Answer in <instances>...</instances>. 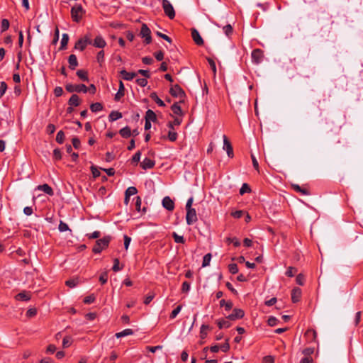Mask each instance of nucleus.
Segmentation results:
<instances>
[{
  "mask_svg": "<svg viewBox=\"0 0 363 363\" xmlns=\"http://www.w3.org/2000/svg\"><path fill=\"white\" fill-rule=\"evenodd\" d=\"M111 240V237L110 235L104 236L103 238L99 239L93 247V252L96 254L100 253L104 249L108 246Z\"/></svg>",
  "mask_w": 363,
  "mask_h": 363,
  "instance_id": "f257e3e1",
  "label": "nucleus"
},
{
  "mask_svg": "<svg viewBox=\"0 0 363 363\" xmlns=\"http://www.w3.org/2000/svg\"><path fill=\"white\" fill-rule=\"evenodd\" d=\"M84 13V10L80 4L74 6L71 9V15L74 21L79 22Z\"/></svg>",
  "mask_w": 363,
  "mask_h": 363,
  "instance_id": "f03ea898",
  "label": "nucleus"
},
{
  "mask_svg": "<svg viewBox=\"0 0 363 363\" xmlns=\"http://www.w3.org/2000/svg\"><path fill=\"white\" fill-rule=\"evenodd\" d=\"M162 8L164 13L170 18L173 19L175 17V11L173 6L168 0H162Z\"/></svg>",
  "mask_w": 363,
  "mask_h": 363,
  "instance_id": "7ed1b4c3",
  "label": "nucleus"
},
{
  "mask_svg": "<svg viewBox=\"0 0 363 363\" xmlns=\"http://www.w3.org/2000/svg\"><path fill=\"white\" fill-rule=\"evenodd\" d=\"M66 90L68 91V92H77V93H80V92H83V93H86L88 92V89H87V86L84 84H67L66 85Z\"/></svg>",
  "mask_w": 363,
  "mask_h": 363,
  "instance_id": "20e7f679",
  "label": "nucleus"
},
{
  "mask_svg": "<svg viewBox=\"0 0 363 363\" xmlns=\"http://www.w3.org/2000/svg\"><path fill=\"white\" fill-rule=\"evenodd\" d=\"M140 35L145 38V44H150L152 41V38H151V30L150 29L147 27V26L145 23H143L141 26V29H140Z\"/></svg>",
  "mask_w": 363,
  "mask_h": 363,
  "instance_id": "39448f33",
  "label": "nucleus"
},
{
  "mask_svg": "<svg viewBox=\"0 0 363 363\" xmlns=\"http://www.w3.org/2000/svg\"><path fill=\"white\" fill-rule=\"evenodd\" d=\"M252 61L255 64H259L262 62L264 54L263 51L260 49H255L251 54Z\"/></svg>",
  "mask_w": 363,
  "mask_h": 363,
  "instance_id": "423d86ee",
  "label": "nucleus"
},
{
  "mask_svg": "<svg viewBox=\"0 0 363 363\" xmlns=\"http://www.w3.org/2000/svg\"><path fill=\"white\" fill-rule=\"evenodd\" d=\"M186 220L188 225H192L196 222L197 216L194 208L186 210Z\"/></svg>",
  "mask_w": 363,
  "mask_h": 363,
  "instance_id": "0eeeda50",
  "label": "nucleus"
},
{
  "mask_svg": "<svg viewBox=\"0 0 363 363\" xmlns=\"http://www.w3.org/2000/svg\"><path fill=\"white\" fill-rule=\"evenodd\" d=\"M170 94L174 97L182 98L185 96L184 90L178 84H175L170 88Z\"/></svg>",
  "mask_w": 363,
  "mask_h": 363,
  "instance_id": "6e6552de",
  "label": "nucleus"
},
{
  "mask_svg": "<svg viewBox=\"0 0 363 363\" xmlns=\"http://www.w3.org/2000/svg\"><path fill=\"white\" fill-rule=\"evenodd\" d=\"M245 312L240 308H234L233 313L227 316V319L230 320H235L243 318Z\"/></svg>",
  "mask_w": 363,
  "mask_h": 363,
  "instance_id": "1a4fd4ad",
  "label": "nucleus"
},
{
  "mask_svg": "<svg viewBox=\"0 0 363 363\" xmlns=\"http://www.w3.org/2000/svg\"><path fill=\"white\" fill-rule=\"evenodd\" d=\"M223 150L226 151L229 157L232 158L233 157V147L225 135H223Z\"/></svg>",
  "mask_w": 363,
  "mask_h": 363,
  "instance_id": "9d476101",
  "label": "nucleus"
},
{
  "mask_svg": "<svg viewBox=\"0 0 363 363\" xmlns=\"http://www.w3.org/2000/svg\"><path fill=\"white\" fill-rule=\"evenodd\" d=\"M162 206L168 211H172L174 208V203L169 196H165L162 199Z\"/></svg>",
  "mask_w": 363,
  "mask_h": 363,
  "instance_id": "9b49d317",
  "label": "nucleus"
},
{
  "mask_svg": "<svg viewBox=\"0 0 363 363\" xmlns=\"http://www.w3.org/2000/svg\"><path fill=\"white\" fill-rule=\"evenodd\" d=\"M191 36L196 45H201L203 44V38H201V35L199 34V31L196 29H192Z\"/></svg>",
  "mask_w": 363,
  "mask_h": 363,
  "instance_id": "f8f14e48",
  "label": "nucleus"
},
{
  "mask_svg": "<svg viewBox=\"0 0 363 363\" xmlns=\"http://www.w3.org/2000/svg\"><path fill=\"white\" fill-rule=\"evenodd\" d=\"M92 45L98 48H104L106 45V42L102 36L98 35L94 40Z\"/></svg>",
  "mask_w": 363,
  "mask_h": 363,
  "instance_id": "ddd939ff",
  "label": "nucleus"
},
{
  "mask_svg": "<svg viewBox=\"0 0 363 363\" xmlns=\"http://www.w3.org/2000/svg\"><path fill=\"white\" fill-rule=\"evenodd\" d=\"M155 161L147 157H145L140 163V166L143 169H151L155 166Z\"/></svg>",
  "mask_w": 363,
  "mask_h": 363,
  "instance_id": "4468645a",
  "label": "nucleus"
},
{
  "mask_svg": "<svg viewBox=\"0 0 363 363\" xmlns=\"http://www.w3.org/2000/svg\"><path fill=\"white\" fill-rule=\"evenodd\" d=\"M301 296V290L299 288H295L291 291V300L293 303H297L300 301Z\"/></svg>",
  "mask_w": 363,
  "mask_h": 363,
  "instance_id": "2eb2a0df",
  "label": "nucleus"
},
{
  "mask_svg": "<svg viewBox=\"0 0 363 363\" xmlns=\"http://www.w3.org/2000/svg\"><path fill=\"white\" fill-rule=\"evenodd\" d=\"M124 94H125L124 84L122 82V81H120L119 82V88H118V92L115 95L114 99L116 101H118L124 96Z\"/></svg>",
  "mask_w": 363,
  "mask_h": 363,
  "instance_id": "dca6fc26",
  "label": "nucleus"
},
{
  "mask_svg": "<svg viewBox=\"0 0 363 363\" xmlns=\"http://www.w3.org/2000/svg\"><path fill=\"white\" fill-rule=\"evenodd\" d=\"M69 67L71 69H74L78 66L77 58L75 55L72 54L68 58Z\"/></svg>",
  "mask_w": 363,
  "mask_h": 363,
  "instance_id": "f3484780",
  "label": "nucleus"
},
{
  "mask_svg": "<svg viewBox=\"0 0 363 363\" xmlns=\"http://www.w3.org/2000/svg\"><path fill=\"white\" fill-rule=\"evenodd\" d=\"M120 74L122 76L123 79L127 81L132 80L136 76V73L128 72L125 69L121 70L120 72Z\"/></svg>",
  "mask_w": 363,
  "mask_h": 363,
  "instance_id": "a211bd4d",
  "label": "nucleus"
},
{
  "mask_svg": "<svg viewBox=\"0 0 363 363\" xmlns=\"http://www.w3.org/2000/svg\"><path fill=\"white\" fill-rule=\"evenodd\" d=\"M38 189L44 191L45 194L50 196H52L54 194L52 189L47 184L39 185L38 186Z\"/></svg>",
  "mask_w": 363,
  "mask_h": 363,
  "instance_id": "6ab92c4d",
  "label": "nucleus"
},
{
  "mask_svg": "<svg viewBox=\"0 0 363 363\" xmlns=\"http://www.w3.org/2000/svg\"><path fill=\"white\" fill-rule=\"evenodd\" d=\"M68 104L71 106H78L80 104L79 96L77 94H72L69 99Z\"/></svg>",
  "mask_w": 363,
  "mask_h": 363,
  "instance_id": "aec40b11",
  "label": "nucleus"
},
{
  "mask_svg": "<svg viewBox=\"0 0 363 363\" xmlns=\"http://www.w3.org/2000/svg\"><path fill=\"white\" fill-rule=\"evenodd\" d=\"M156 120L157 116L155 113L153 111L148 109L145 113V121L155 122Z\"/></svg>",
  "mask_w": 363,
  "mask_h": 363,
  "instance_id": "412c9836",
  "label": "nucleus"
},
{
  "mask_svg": "<svg viewBox=\"0 0 363 363\" xmlns=\"http://www.w3.org/2000/svg\"><path fill=\"white\" fill-rule=\"evenodd\" d=\"M122 118V113L118 111H113L110 113L108 118L110 121H115Z\"/></svg>",
  "mask_w": 363,
  "mask_h": 363,
  "instance_id": "4be33fe9",
  "label": "nucleus"
},
{
  "mask_svg": "<svg viewBox=\"0 0 363 363\" xmlns=\"http://www.w3.org/2000/svg\"><path fill=\"white\" fill-rule=\"evenodd\" d=\"M16 298L18 301H29L30 299V295L27 292L23 291V292H21V293L18 294L16 296Z\"/></svg>",
  "mask_w": 363,
  "mask_h": 363,
  "instance_id": "5701e85b",
  "label": "nucleus"
},
{
  "mask_svg": "<svg viewBox=\"0 0 363 363\" xmlns=\"http://www.w3.org/2000/svg\"><path fill=\"white\" fill-rule=\"evenodd\" d=\"M119 133L123 138H128L131 136V130L128 126H125L120 130Z\"/></svg>",
  "mask_w": 363,
  "mask_h": 363,
  "instance_id": "b1692460",
  "label": "nucleus"
},
{
  "mask_svg": "<svg viewBox=\"0 0 363 363\" xmlns=\"http://www.w3.org/2000/svg\"><path fill=\"white\" fill-rule=\"evenodd\" d=\"M217 324H218V328L220 329L228 328L231 325L230 322L228 320H226V319L218 320L217 321Z\"/></svg>",
  "mask_w": 363,
  "mask_h": 363,
  "instance_id": "393cba45",
  "label": "nucleus"
},
{
  "mask_svg": "<svg viewBox=\"0 0 363 363\" xmlns=\"http://www.w3.org/2000/svg\"><path fill=\"white\" fill-rule=\"evenodd\" d=\"M150 98L155 101V103L160 106H162V107H164L165 106V104L164 103V101L162 100H161L158 96L157 95V94L155 92H152L150 94Z\"/></svg>",
  "mask_w": 363,
  "mask_h": 363,
  "instance_id": "a878e982",
  "label": "nucleus"
},
{
  "mask_svg": "<svg viewBox=\"0 0 363 363\" xmlns=\"http://www.w3.org/2000/svg\"><path fill=\"white\" fill-rule=\"evenodd\" d=\"M133 334V330L130 329V328H127V329L123 330L121 332L117 333L116 334V337L117 338H121V337H123L125 336L131 335Z\"/></svg>",
  "mask_w": 363,
  "mask_h": 363,
  "instance_id": "bb28decb",
  "label": "nucleus"
},
{
  "mask_svg": "<svg viewBox=\"0 0 363 363\" xmlns=\"http://www.w3.org/2000/svg\"><path fill=\"white\" fill-rule=\"evenodd\" d=\"M77 75L82 81L87 82L89 80L87 72L84 69L77 70Z\"/></svg>",
  "mask_w": 363,
  "mask_h": 363,
  "instance_id": "cd10ccee",
  "label": "nucleus"
},
{
  "mask_svg": "<svg viewBox=\"0 0 363 363\" xmlns=\"http://www.w3.org/2000/svg\"><path fill=\"white\" fill-rule=\"evenodd\" d=\"M171 109H172V111L174 114L177 115V116L182 115V108H181V106L177 103H174L172 106Z\"/></svg>",
  "mask_w": 363,
  "mask_h": 363,
  "instance_id": "c85d7f7f",
  "label": "nucleus"
},
{
  "mask_svg": "<svg viewBox=\"0 0 363 363\" xmlns=\"http://www.w3.org/2000/svg\"><path fill=\"white\" fill-rule=\"evenodd\" d=\"M292 188L297 192L301 193L302 195H308L309 192L307 189L301 188L298 184H292Z\"/></svg>",
  "mask_w": 363,
  "mask_h": 363,
  "instance_id": "c756f323",
  "label": "nucleus"
},
{
  "mask_svg": "<svg viewBox=\"0 0 363 363\" xmlns=\"http://www.w3.org/2000/svg\"><path fill=\"white\" fill-rule=\"evenodd\" d=\"M69 41V35L67 33H63L61 39L60 49L63 50L66 48Z\"/></svg>",
  "mask_w": 363,
  "mask_h": 363,
  "instance_id": "7c9ffc66",
  "label": "nucleus"
},
{
  "mask_svg": "<svg viewBox=\"0 0 363 363\" xmlns=\"http://www.w3.org/2000/svg\"><path fill=\"white\" fill-rule=\"evenodd\" d=\"M90 109L92 112H99L103 109V106L101 103H94L90 106Z\"/></svg>",
  "mask_w": 363,
  "mask_h": 363,
  "instance_id": "2f4dec72",
  "label": "nucleus"
},
{
  "mask_svg": "<svg viewBox=\"0 0 363 363\" xmlns=\"http://www.w3.org/2000/svg\"><path fill=\"white\" fill-rule=\"evenodd\" d=\"M172 237L174 238V240L176 243H184L185 239L184 236L178 235L177 233L173 232L172 233Z\"/></svg>",
  "mask_w": 363,
  "mask_h": 363,
  "instance_id": "473e14b6",
  "label": "nucleus"
},
{
  "mask_svg": "<svg viewBox=\"0 0 363 363\" xmlns=\"http://www.w3.org/2000/svg\"><path fill=\"white\" fill-rule=\"evenodd\" d=\"M211 257H212V255L211 253H208L206 255H204V257L203 258V262H202L203 267H206L210 264Z\"/></svg>",
  "mask_w": 363,
  "mask_h": 363,
  "instance_id": "72a5a7b5",
  "label": "nucleus"
},
{
  "mask_svg": "<svg viewBox=\"0 0 363 363\" xmlns=\"http://www.w3.org/2000/svg\"><path fill=\"white\" fill-rule=\"evenodd\" d=\"M86 47V45L82 40H78V41L75 43L74 48L77 50H79L80 51H83L85 48Z\"/></svg>",
  "mask_w": 363,
  "mask_h": 363,
  "instance_id": "f704fd0d",
  "label": "nucleus"
},
{
  "mask_svg": "<svg viewBox=\"0 0 363 363\" xmlns=\"http://www.w3.org/2000/svg\"><path fill=\"white\" fill-rule=\"evenodd\" d=\"M10 23L7 19H3L1 23V33H4L9 28Z\"/></svg>",
  "mask_w": 363,
  "mask_h": 363,
  "instance_id": "c9c22d12",
  "label": "nucleus"
},
{
  "mask_svg": "<svg viewBox=\"0 0 363 363\" xmlns=\"http://www.w3.org/2000/svg\"><path fill=\"white\" fill-rule=\"evenodd\" d=\"M182 123V119L175 118L173 121H170L167 123V126L169 129L174 130V125H179Z\"/></svg>",
  "mask_w": 363,
  "mask_h": 363,
  "instance_id": "e433bc0d",
  "label": "nucleus"
},
{
  "mask_svg": "<svg viewBox=\"0 0 363 363\" xmlns=\"http://www.w3.org/2000/svg\"><path fill=\"white\" fill-rule=\"evenodd\" d=\"M138 193V190L135 186H130L125 191L126 197H130Z\"/></svg>",
  "mask_w": 363,
  "mask_h": 363,
  "instance_id": "4c0bfd02",
  "label": "nucleus"
},
{
  "mask_svg": "<svg viewBox=\"0 0 363 363\" xmlns=\"http://www.w3.org/2000/svg\"><path fill=\"white\" fill-rule=\"evenodd\" d=\"M209 329L208 325H202L200 329V336L202 339L205 338L207 336V331Z\"/></svg>",
  "mask_w": 363,
  "mask_h": 363,
  "instance_id": "58836bf2",
  "label": "nucleus"
},
{
  "mask_svg": "<svg viewBox=\"0 0 363 363\" xmlns=\"http://www.w3.org/2000/svg\"><path fill=\"white\" fill-rule=\"evenodd\" d=\"M177 133L175 131H174V130L170 129V130L168 133V139L172 142H174L177 140Z\"/></svg>",
  "mask_w": 363,
  "mask_h": 363,
  "instance_id": "ea45409f",
  "label": "nucleus"
},
{
  "mask_svg": "<svg viewBox=\"0 0 363 363\" xmlns=\"http://www.w3.org/2000/svg\"><path fill=\"white\" fill-rule=\"evenodd\" d=\"M65 140V133L62 130H60L56 135V141L62 144Z\"/></svg>",
  "mask_w": 363,
  "mask_h": 363,
  "instance_id": "a19ab883",
  "label": "nucleus"
},
{
  "mask_svg": "<svg viewBox=\"0 0 363 363\" xmlns=\"http://www.w3.org/2000/svg\"><path fill=\"white\" fill-rule=\"evenodd\" d=\"M182 306L181 305L177 306L171 313L170 318L174 319L177 317V315L180 313Z\"/></svg>",
  "mask_w": 363,
  "mask_h": 363,
  "instance_id": "79ce46f5",
  "label": "nucleus"
},
{
  "mask_svg": "<svg viewBox=\"0 0 363 363\" xmlns=\"http://www.w3.org/2000/svg\"><path fill=\"white\" fill-rule=\"evenodd\" d=\"M229 272L233 274H237L238 272V267L237 264L232 263L228 265Z\"/></svg>",
  "mask_w": 363,
  "mask_h": 363,
  "instance_id": "37998d69",
  "label": "nucleus"
},
{
  "mask_svg": "<svg viewBox=\"0 0 363 363\" xmlns=\"http://www.w3.org/2000/svg\"><path fill=\"white\" fill-rule=\"evenodd\" d=\"M251 191V189H250V187L249 186V185L246 183H244L240 189V194L241 195H243L244 194L247 193V192H250Z\"/></svg>",
  "mask_w": 363,
  "mask_h": 363,
  "instance_id": "c03bdc74",
  "label": "nucleus"
},
{
  "mask_svg": "<svg viewBox=\"0 0 363 363\" xmlns=\"http://www.w3.org/2000/svg\"><path fill=\"white\" fill-rule=\"evenodd\" d=\"M7 89V84L4 82H0V99L4 95Z\"/></svg>",
  "mask_w": 363,
  "mask_h": 363,
  "instance_id": "a18cd8bd",
  "label": "nucleus"
},
{
  "mask_svg": "<svg viewBox=\"0 0 363 363\" xmlns=\"http://www.w3.org/2000/svg\"><path fill=\"white\" fill-rule=\"evenodd\" d=\"M58 229L60 232H65L67 230H69V226L67 223H64L63 221H60Z\"/></svg>",
  "mask_w": 363,
  "mask_h": 363,
  "instance_id": "49530a36",
  "label": "nucleus"
},
{
  "mask_svg": "<svg viewBox=\"0 0 363 363\" xmlns=\"http://www.w3.org/2000/svg\"><path fill=\"white\" fill-rule=\"evenodd\" d=\"M141 152L140 151H138L132 157V162L133 164H137L138 162L140 160Z\"/></svg>",
  "mask_w": 363,
  "mask_h": 363,
  "instance_id": "de8ad7c7",
  "label": "nucleus"
},
{
  "mask_svg": "<svg viewBox=\"0 0 363 363\" xmlns=\"http://www.w3.org/2000/svg\"><path fill=\"white\" fill-rule=\"evenodd\" d=\"M296 272H297V269L296 268L289 267L286 272V275L289 277H292L294 276V274Z\"/></svg>",
  "mask_w": 363,
  "mask_h": 363,
  "instance_id": "09e8293b",
  "label": "nucleus"
},
{
  "mask_svg": "<svg viewBox=\"0 0 363 363\" xmlns=\"http://www.w3.org/2000/svg\"><path fill=\"white\" fill-rule=\"evenodd\" d=\"M97 62L102 64L104 61V52L103 50L99 51L96 55Z\"/></svg>",
  "mask_w": 363,
  "mask_h": 363,
  "instance_id": "8fccbe9b",
  "label": "nucleus"
},
{
  "mask_svg": "<svg viewBox=\"0 0 363 363\" xmlns=\"http://www.w3.org/2000/svg\"><path fill=\"white\" fill-rule=\"evenodd\" d=\"M66 285L70 288H74L75 287L77 284H78V280L77 279H69V280H67L66 281Z\"/></svg>",
  "mask_w": 363,
  "mask_h": 363,
  "instance_id": "3c124183",
  "label": "nucleus"
},
{
  "mask_svg": "<svg viewBox=\"0 0 363 363\" xmlns=\"http://www.w3.org/2000/svg\"><path fill=\"white\" fill-rule=\"evenodd\" d=\"M278 322V319L274 316H270L267 320L268 325L270 326H275Z\"/></svg>",
  "mask_w": 363,
  "mask_h": 363,
  "instance_id": "603ef678",
  "label": "nucleus"
},
{
  "mask_svg": "<svg viewBox=\"0 0 363 363\" xmlns=\"http://www.w3.org/2000/svg\"><path fill=\"white\" fill-rule=\"evenodd\" d=\"M53 157L56 160H60L62 158V153L60 149L56 148L53 150Z\"/></svg>",
  "mask_w": 363,
  "mask_h": 363,
  "instance_id": "864d4df0",
  "label": "nucleus"
},
{
  "mask_svg": "<svg viewBox=\"0 0 363 363\" xmlns=\"http://www.w3.org/2000/svg\"><path fill=\"white\" fill-rule=\"evenodd\" d=\"M136 83L141 87H145L147 84L146 78H139L136 80Z\"/></svg>",
  "mask_w": 363,
  "mask_h": 363,
  "instance_id": "5fc2aeb1",
  "label": "nucleus"
},
{
  "mask_svg": "<svg viewBox=\"0 0 363 363\" xmlns=\"http://www.w3.org/2000/svg\"><path fill=\"white\" fill-rule=\"evenodd\" d=\"M108 280V274L106 272H103L99 277V281L102 284H104L107 282Z\"/></svg>",
  "mask_w": 363,
  "mask_h": 363,
  "instance_id": "6e6d98bb",
  "label": "nucleus"
},
{
  "mask_svg": "<svg viewBox=\"0 0 363 363\" xmlns=\"http://www.w3.org/2000/svg\"><path fill=\"white\" fill-rule=\"evenodd\" d=\"M314 348L313 347H307L303 350V354L305 357H311V355L313 353Z\"/></svg>",
  "mask_w": 363,
  "mask_h": 363,
  "instance_id": "4d7b16f0",
  "label": "nucleus"
},
{
  "mask_svg": "<svg viewBox=\"0 0 363 363\" xmlns=\"http://www.w3.org/2000/svg\"><path fill=\"white\" fill-rule=\"evenodd\" d=\"M228 241L233 243L235 247H239L240 245V240L235 237L228 238Z\"/></svg>",
  "mask_w": 363,
  "mask_h": 363,
  "instance_id": "13d9d810",
  "label": "nucleus"
},
{
  "mask_svg": "<svg viewBox=\"0 0 363 363\" xmlns=\"http://www.w3.org/2000/svg\"><path fill=\"white\" fill-rule=\"evenodd\" d=\"M112 269L114 271V272H118L121 269V268L119 267V260L118 259L116 258L114 259L113 260V266L112 267Z\"/></svg>",
  "mask_w": 363,
  "mask_h": 363,
  "instance_id": "bf43d9fd",
  "label": "nucleus"
},
{
  "mask_svg": "<svg viewBox=\"0 0 363 363\" xmlns=\"http://www.w3.org/2000/svg\"><path fill=\"white\" fill-rule=\"evenodd\" d=\"M146 349L154 353L157 350H162V345H157V346H155V347H152V346H147L146 347Z\"/></svg>",
  "mask_w": 363,
  "mask_h": 363,
  "instance_id": "052dcab7",
  "label": "nucleus"
},
{
  "mask_svg": "<svg viewBox=\"0 0 363 363\" xmlns=\"http://www.w3.org/2000/svg\"><path fill=\"white\" fill-rule=\"evenodd\" d=\"M361 316H362V312L359 311V312L356 313L354 320V324L355 326L359 325L360 320H361Z\"/></svg>",
  "mask_w": 363,
  "mask_h": 363,
  "instance_id": "680f3d73",
  "label": "nucleus"
},
{
  "mask_svg": "<svg viewBox=\"0 0 363 363\" xmlns=\"http://www.w3.org/2000/svg\"><path fill=\"white\" fill-rule=\"evenodd\" d=\"M95 301V296L94 295H90L86 296L84 299V302L86 304H90Z\"/></svg>",
  "mask_w": 363,
  "mask_h": 363,
  "instance_id": "e2e57ef3",
  "label": "nucleus"
},
{
  "mask_svg": "<svg viewBox=\"0 0 363 363\" xmlns=\"http://www.w3.org/2000/svg\"><path fill=\"white\" fill-rule=\"evenodd\" d=\"M37 310L35 308H29L26 312L27 317H33L36 315Z\"/></svg>",
  "mask_w": 363,
  "mask_h": 363,
  "instance_id": "0e129e2a",
  "label": "nucleus"
},
{
  "mask_svg": "<svg viewBox=\"0 0 363 363\" xmlns=\"http://www.w3.org/2000/svg\"><path fill=\"white\" fill-rule=\"evenodd\" d=\"M190 288H191L190 284L187 281H184L182 284V291L183 292L187 293L190 290Z\"/></svg>",
  "mask_w": 363,
  "mask_h": 363,
  "instance_id": "69168bd1",
  "label": "nucleus"
},
{
  "mask_svg": "<svg viewBox=\"0 0 363 363\" xmlns=\"http://www.w3.org/2000/svg\"><path fill=\"white\" fill-rule=\"evenodd\" d=\"M101 233L99 231H94L92 233L87 234L86 236L89 239H96L100 236Z\"/></svg>",
  "mask_w": 363,
  "mask_h": 363,
  "instance_id": "338daca9",
  "label": "nucleus"
},
{
  "mask_svg": "<svg viewBox=\"0 0 363 363\" xmlns=\"http://www.w3.org/2000/svg\"><path fill=\"white\" fill-rule=\"evenodd\" d=\"M223 29L226 35H229L233 32V28L230 24L224 26Z\"/></svg>",
  "mask_w": 363,
  "mask_h": 363,
  "instance_id": "774afa93",
  "label": "nucleus"
}]
</instances>
